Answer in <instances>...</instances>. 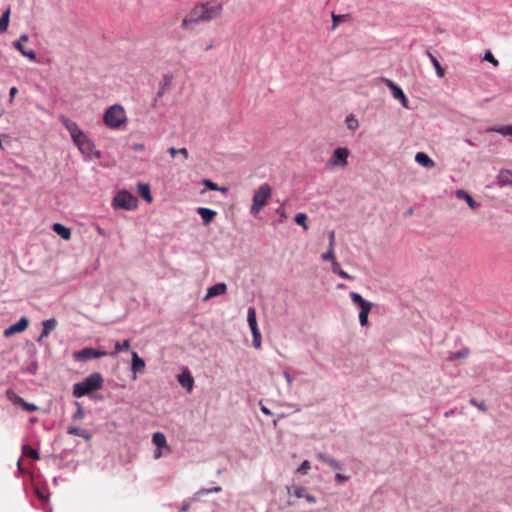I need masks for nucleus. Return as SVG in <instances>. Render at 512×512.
Returning <instances> with one entry per match:
<instances>
[{
	"label": "nucleus",
	"mask_w": 512,
	"mask_h": 512,
	"mask_svg": "<svg viewBox=\"0 0 512 512\" xmlns=\"http://www.w3.org/2000/svg\"><path fill=\"white\" fill-rule=\"evenodd\" d=\"M6 396L7 398L13 403V404H16V405H21V403L23 402V398H21L20 396H18L13 390L9 389L7 390L6 392Z\"/></svg>",
	"instance_id": "nucleus-37"
},
{
	"label": "nucleus",
	"mask_w": 512,
	"mask_h": 512,
	"mask_svg": "<svg viewBox=\"0 0 512 512\" xmlns=\"http://www.w3.org/2000/svg\"><path fill=\"white\" fill-rule=\"evenodd\" d=\"M197 212L201 216L204 225L210 224L217 214L216 211L205 207H199Z\"/></svg>",
	"instance_id": "nucleus-18"
},
{
	"label": "nucleus",
	"mask_w": 512,
	"mask_h": 512,
	"mask_svg": "<svg viewBox=\"0 0 512 512\" xmlns=\"http://www.w3.org/2000/svg\"><path fill=\"white\" fill-rule=\"evenodd\" d=\"M295 222L302 226L304 230H307L308 229V226H307V215L305 213H298L296 214L295 218H294Z\"/></svg>",
	"instance_id": "nucleus-38"
},
{
	"label": "nucleus",
	"mask_w": 512,
	"mask_h": 512,
	"mask_svg": "<svg viewBox=\"0 0 512 512\" xmlns=\"http://www.w3.org/2000/svg\"><path fill=\"white\" fill-rule=\"evenodd\" d=\"M162 448H157L154 452V458L155 459H159L162 457V451H161Z\"/></svg>",
	"instance_id": "nucleus-56"
},
{
	"label": "nucleus",
	"mask_w": 512,
	"mask_h": 512,
	"mask_svg": "<svg viewBox=\"0 0 512 512\" xmlns=\"http://www.w3.org/2000/svg\"><path fill=\"white\" fill-rule=\"evenodd\" d=\"M133 148L136 151H141L144 149V145L143 144H134Z\"/></svg>",
	"instance_id": "nucleus-58"
},
{
	"label": "nucleus",
	"mask_w": 512,
	"mask_h": 512,
	"mask_svg": "<svg viewBox=\"0 0 512 512\" xmlns=\"http://www.w3.org/2000/svg\"><path fill=\"white\" fill-rule=\"evenodd\" d=\"M350 298L352 302L359 306V321L361 326H366L368 324V315L372 308V303L363 299V297L357 292H350Z\"/></svg>",
	"instance_id": "nucleus-7"
},
{
	"label": "nucleus",
	"mask_w": 512,
	"mask_h": 512,
	"mask_svg": "<svg viewBox=\"0 0 512 512\" xmlns=\"http://www.w3.org/2000/svg\"><path fill=\"white\" fill-rule=\"evenodd\" d=\"M349 150L344 147L336 148L327 162L330 167H346L348 164Z\"/></svg>",
	"instance_id": "nucleus-9"
},
{
	"label": "nucleus",
	"mask_w": 512,
	"mask_h": 512,
	"mask_svg": "<svg viewBox=\"0 0 512 512\" xmlns=\"http://www.w3.org/2000/svg\"><path fill=\"white\" fill-rule=\"evenodd\" d=\"M14 47L24 56L31 61L36 60V53L33 50H26L20 41L14 42Z\"/></svg>",
	"instance_id": "nucleus-25"
},
{
	"label": "nucleus",
	"mask_w": 512,
	"mask_h": 512,
	"mask_svg": "<svg viewBox=\"0 0 512 512\" xmlns=\"http://www.w3.org/2000/svg\"><path fill=\"white\" fill-rule=\"evenodd\" d=\"M337 275L340 276L343 279H352L353 278L351 275H349L347 272H345L342 269L338 272Z\"/></svg>",
	"instance_id": "nucleus-53"
},
{
	"label": "nucleus",
	"mask_w": 512,
	"mask_h": 512,
	"mask_svg": "<svg viewBox=\"0 0 512 512\" xmlns=\"http://www.w3.org/2000/svg\"><path fill=\"white\" fill-rule=\"evenodd\" d=\"M415 161L425 168L435 167V162L427 154L423 152H418L416 154Z\"/></svg>",
	"instance_id": "nucleus-20"
},
{
	"label": "nucleus",
	"mask_w": 512,
	"mask_h": 512,
	"mask_svg": "<svg viewBox=\"0 0 512 512\" xmlns=\"http://www.w3.org/2000/svg\"><path fill=\"white\" fill-rule=\"evenodd\" d=\"M138 193L148 203L152 202L150 186L148 184H145V183L138 184Z\"/></svg>",
	"instance_id": "nucleus-26"
},
{
	"label": "nucleus",
	"mask_w": 512,
	"mask_h": 512,
	"mask_svg": "<svg viewBox=\"0 0 512 512\" xmlns=\"http://www.w3.org/2000/svg\"><path fill=\"white\" fill-rule=\"evenodd\" d=\"M484 60L490 62L495 67H497L499 65V61L493 56V54L490 51H487L485 53Z\"/></svg>",
	"instance_id": "nucleus-42"
},
{
	"label": "nucleus",
	"mask_w": 512,
	"mask_h": 512,
	"mask_svg": "<svg viewBox=\"0 0 512 512\" xmlns=\"http://www.w3.org/2000/svg\"><path fill=\"white\" fill-rule=\"evenodd\" d=\"M145 368V362L136 352L132 353V364L131 370L134 374V379H136V374L141 372Z\"/></svg>",
	"instance_id": "nucleus-16"
},
{
	"label": "nucleus",
	"mask_w": 512,
	"mask_h": 512,
	"mask_svg": "<svg viewBox=\"0 0 512 512\" xmlns=\"http://www.w3.org/2000/svg\"><path fill=\"white\" fill-rule=\"evenodd\" d=\"M22 408L28 412H33V411H36L37 410V406L33 403H28L26 401L23 400V402L21 403Z\"/></svg>",
	"instance_id": "nucleus-46"
},
{
	"label": "nucleus",
	"mask_w": 512,
	"mask_h": 512,
	"mask_svg": "<svg viewBox=\"0 0 512 512\" xmlns=\"http://www.w3.org/2000/svg\"><path fill=\"white\" fill-rule=\"evenodd\" d=\"M285 378L287 379V381H288L289 383H291V382H292V378L290 377V375H289L288 373H285Z\"/></svg>",
	"instance_id": "nucleus-62"
},
{
	"label": "nucleus",
	"mask_w": 512,
	"mask_h": 512,
	"mask_svg": "<svg viewBox=\"0 0 512 512\" xmlns=\"http://www.w3.org/2000/svg\"><path fill=\"white\" fill-rule=\"evenodd\" d=\"M348 14H332V29H335L340 23L349 19Z\"/></svg>",
	"instance_id": "nucleus-31"
},
{
	"label": "nucleus",
	"mask_w": 512,
	"mask_h": 512,
	"mask_svg": "<svg viewBox=\"0 0 512 512\" xmlns=\"http://www.w3.org/2000/svg\"><path fill=\"white\" fill-rule=\"evenodd\" d=\"M287 492L289 495V498H295V499H301L304 498L308 503L313 504L316 502V499L314 496L309 494L307 489L305 487H302L297 484H293L291 486L287 487ZM288 503L291 505L293 504V501L289 499Z\"/></svg>",
	"instance_id": "nucleus-8"
},
{
	"label": "nucleus",
	"mask_w": 512,
	"mask_h": 512,
	"mask_svg": "<svg viewBox=\"0 0 512 512\" xmlns=\"http://www.w3.org/2000/svg\"><path fill=\"white\" fill-rule=\"evenodd\" d=\"M76 405H77V410L76 412L73 414L72 418L73 420H80L84 417V411H83V408L81 407V405L76 402Z\"/></svg>",
	"instance_id": "nucleus-43"
},
{
	"label": "nucleus",
	"mask_w": 512,
	"mask_h": 512,
	"mask_svg": "<svg viewBox=\"0 0 512 512\" xmlns=\"http://www.w3.org/2000/svg\"><path fill=\"white\" fill-rule=\"evenodd\" d=\"M189 509V504L188 503H185L182 507H181V511L182 512H186L187 510Z\"/></svg>",
	"instance_id": "nucleus-61"
},
{
	"label": "nucleus",
	"mask_w": 512,
	"mask_h": 512,
	"mask_svg": "<svg viewBox=\"0 0 512 512\" xmlns=\"http://www.w3.org/2000/svg\"><path fill=\"white\" fill-rule=\"evenodd\" d=\"M328 237H329V247L330 248H334V245H335V232L334 231H330L328 233Z\"/></svg>",
	"instance_id": "nucleus-49"
},
{
	"label": "nucleus",
	"mask_w": 512,
	"mask_h": 512,
	"mask_svg": "<svg viewBox=\"0 0 512 512\" xmlns=\"http://www.w3.org/2000/svg\"><path fill=\"white\" fill-rule=\"evenodd\" d=\"M470 404L476 408H478L480 411L482 412H486L487 411V407L485 405L484 402H478L476 401L475 399H471L470 400Z\"/></svg>",
	"instance_id": "nucleus-44"
},
{
	"label": "nucleus",
	"mask_w": 512,
	"mask_h": 512,
	"mask_svg": "<svg viewBox=\"0 0 512 512\" xmlns=\"http://www.w3.org/2000/svg\"><path fill=\"white\" fill-rule=\"evenodd\" d=\"M222 489L220 486H216L214 488H211V489H202L198 492V494H209V493H212V492H220Z\"/></svg>",
	"instance_id": "nucleus-48"
},
{
	"label": "nucleus",
	"mask_w": 512,
	"mask_h": 512,
	"mask_svg": "<svg viewBox=\"0 0 512 512\" xmlns=\"http://www.w3.org/2000/svg\"><path fill=\"white\" fill-rule=\"evenodd\" d=\"M455 196L460 199V200H465L468 204V206L472 209V210H476L479 208V203H477L473 197L465 190L463 189H459V190H456L455 192Z\"/></svg>",
	"instance_id": "nucleus-15"
},
{
	"label": "nucleus",
	"mask_w": 512,
	"mask_h": 512,
	"mask_svg": "<svg viewBox=\"0 0 512 512\" xmlns=\"http://www.w3.org/2000/svg\"><path fill=\"white\" fill-rule=\"evenodd\" d=\"M56 326H57V321L54 318L45 320L43 322V330L40 334L38 341H40L44 337H47L49 335V333L56 328Z\"/></svg>",
	"instance_id": "nucleus-22"
},
{
	"label": "nucleus",
	"mask_w": 512,
	"mask_h": 512,
	"mask_svg": "<svg viewBox=\"0 0 512 512\" xmlns=\"http://www.w3.org/2000/svg\"><path fill=\"white\" fill-rule=\"evenodd\" d=\"M335 479H336L337 482L342 483V482L347 481L348 477L343 475V474L337 473L336 476H335Z\"/></svg>",
	"instance_id": "nucleus-52"
},
{
	"label": "nucleus",
	"mask_w": 512,
	"mask_h": 512,
	"mask_svg": "<svg viewBox=\"0 0 512 512\" xmlns=\"http://www.w3.org/2000/svg\"><path fill=\"white\" fill-rule=\"evenodd\" d=\"M498 185L512 187V171L501 170L497 176Z\"/></svg>",
	"instance_id": "nucleus-17"
},
{
	"label": "nucleus",
	"mask_w": 512,
	"mask_h": 512,
	"mask_svg": "<svg viewBox=\"0 0 512 512\" xmlns=\"http://www.w3.org/2000/svg\"><path fill=\"white\" fill-rule=\"evenodd\" d=\"M227 291V286L225 283H217L211 287L208 288L207 294L204 297V301L225 294Z\"/></svg>",
	"instance_id": "nucleus-14"
},
{
	"label": "nucleus",
	"mask_w": 512,
	"mask_h": 512,
	"mask_svg": "<svg viewBox=\"0 0 512 512\" xmlns=\"http://www.w3.org/2000/svg\"><path fill=\"white\" fill-rule=\"evenodd\" d=\"M318 458L323 462L327 463L334 470H340L342 468L341 464L336 459L331 458L323 453H320L318 455Z\"/></svg>",
	"instance_id": "nucleus-27"
},
{
	"label": "nucleus",
	"mask_w": 512,
	"mask_h": 512,
	"mask_svg": "<svg viewBox=\"0 0 512 512\" xmlns=\"http://www.w3.org/2000/svg\"><path fill=\"white\" fill-rule=\"evenodd\" d=\"M321 258L323 261H333L335 260V254H334V248H330L327 250V252L323 253L321 255Z\"/></svg>",
	"instance_id": "nucleus-40"
},
{
	"label": "nucleus",
	"mask_w": 512,
	"mask_h": 512,
	"mask_svg": "<svg viewBox=\"0 0 512 512\" xmlns=\"http://www.w3.org/2000/svg\"><path fill=\"white\" fill-rule=\"evenodd\" d=\"M247 321L251 332L259 331L257 320H256V310L253 307H249L247 311Z\"/></svg>",
	"instance_id": "nucleus-24"
},
{
	"label": "nucleus",
	"mask_w": 512,
	"mask_h": 512,
	"mask_svg": "<svg viewBox=\"0 0 512 512\" xmlns=\"http://www.w3.org/2000/svg\"><path fill=\"white\" fill-rule=\"evenodd\" d=\"M138 206V199L127 190L119 191L112 200L115 209L134 210Z\"/></svg>",
	"instance_id": "nucleus-6"
},
{
	"label": "nucleus",
	"mask_w": 512,
	"mask_h": 512,
	"mask_svg": "<svg viewBox=\"0 0 512 512\" xmlns=\"http://www.w3.org/2000/svg\"><path fill=\"white\" fill-rule=\"evenodd\" d=\"M168 152H169V154L171 155V157H173V158H174L177 154H179V153H178V152H179V149H176V148H174V147H170V148L168 149Z\"/></svg>",
	"instance_id": "nucleus-54"
},
{
	"label": "nucleus",
	"mask_w": 512,
	"mask_h": 512,
	"mask_svg": "<svg viewBox=\"0 0 512 512\" xmlns=\"http://www.w3.org/2000/svg\"><path fill=\"white\" fill-rule=\"evenodd\" d=\"M385 84L391 90L393 97L399 100L404 108H409L408 99L403 90L389 79H385Z\"/></svg>",
	"instance_id": "nucleus-11"
},
{
	"label": "nucleus",
	"mask_w": 512,
	"mask_h": 512,
	"mask_svg": "<svg viewBox=\"0 0 512 512\" xmlns=\"http://www.w3.org/2000/svg\"><path fill=\"white\" fill-rule=\"evenodd\" d=\"M211 48H212V44H210V45L206 48V50L208 51V50H210Z\"/></svg>",
	"instance_id": "nucleus-64"
},
{
	"label": "nucleus",
	"mask_w": 512,
	"mask_h": 512,
	"mask_svg": "<svg viewBox=\"0 0 512 512\" xmlns=\"http://www.w3.org/2000/svg\"><path fill=\"white\" fill-rule=\"evenodd\" d=\"M222 13V5L216 1H208L195 5L183 18L181 28L193 30L199 23L218 18Z\"/></svg>",
	"instance_id": "nucleus-1"
},
{
	"label": "nucleus",
	"mask_w": 512,
	"mask_h": 512,
	"mask_svg": "<svg viewBox=\"0 0 512 512\" xmlns=\"http://www.w3.org/2000/svg\"><path fill=\"white\" fill-rule=\"evenodd\" d=\"M310 470V462L308 460H305L302 462L300 467L298 468V472L301 474H307V472Z\"/></svg>",
	"instance_id": "nucleus-45"
},
{
	"label": "nucleus",
	"mask_w": 512,
	"mask_h": 512,
	"mask_svg": "<svg viewBox=\"0 0 512 512\" xmlns=\"http://www.w3.org/2000/svg\"><path fill=\"white\" fill-rule=\"evenodd\" d=\"M67 432H68V434L80 436L86 440H89L91 437V435L88 432H86L78 427H69Z\"/></svg>",
	"instance_id": "nucleus-29"
},
{
	"label": "nucleus",
	"mask_w": 512,
	"mask_h": 512,
	"mask_svg": "<svg viewBox=\"0 0 512 512\" xmlns=\"http://www.w3.org/2000/svg\"><path fill=\"white\" fill-rule=\"evenodd\" d=\"M203 184L209 190L220 191L223 194H226L228 192V189L226 187H219L216 183L208 179L203 180Z\"/></svg>",
	"instance_id": "nucleus-30"
},
{
	"label": "nucleus",
	"mask_w": 512,
	"mask_h": 512,
	"mask_svg": "<svg viewBox=\"0 0 512 512\" xmlns=\"http://www.w3.org/2000/svg\"><path fill=\"white\" fill-rule=\"evenodd\" d=\"M71 139L83 155L89 158H100V152L95 148L92 140L84 132Z\"/></svg>",
	"instance_id": "nucleus-5"
},
{
	"label": "nucleus",
	"mask_w": 512,
	"mask_h": 512,
	"mask_svg": "<svg viewBox=\"0 0 512 512\" xmlns=\"http://www.w3.org/2000/svg\"><path fill=\"white\" fill-rule=\"evenodd\" d=\"M272 188L268 183H264L255 190L250 212L253 215L258 214L271 198Z\"/></svg>",
	"instance_id": "nucleus-4"
},
{
	"label": "nucleus",
	"mask_w": 512,
	"mask_h": 512,
	"mask_svg": "<svg viewBox=\"0 0 512 512\" xmlns=\"http://www.w3.org/2000/svg\"><path fill=\"white\" fill-rule=\"evenodd\" d=\"M341 270V267L339 263L336 260L332 261V272L335 274H338V272Z\"/></svg>",
	"instance_id": "nucleus-51"
},
{
	"label": "nucleus",
	"mask_w": 512,
	"mask_h": 512,
	"mask_svg": "<svg viewBox=\"0 0 512 512\" xmlns=\"http://www.w3.org/2000/svg\"><path fill=\"white\" fill-rule=\"evenodd\" d=\"M53 231L64 240H69L71 238V230L60 223H55L53 225Z\"/></svg>",
	"instance_id": "nucleus-23"
},
{
	"label": "nucleus",
	"mask_w": 512,
	"mask_h": 512,
	"mask_svg": "<svg viewBox=\"0 0 512 512\" xmlns=\"http://www.w3.org/2000/svg\"><path fill=\"white\" fill-rule=\"evenodd\" d=\"M179 383L186 388L188 391H191L194 384V379L189 371H184L178 376Z\"/></svg>",
	"instance_id": "nucleus-19"
},
{
	"label": "nucleus",
	"mask_w": 512,
	"mask_h": 512,
	"mask_svg": "<svg viewBox=\"0 0 512 512\" xmlns=\"http://www.w3.org/2000/svg\"><path fill=\"white\" fill-rule=\"evenodd\" d=\"M18 89L17 87H11L9 91V102L12 103L14 100L15 95L17 94Z\"/></svg>",
	"instance_id": "nucleus-50"
},
{
	"label": "nucleus",
	"mask_w": 512,
	"mask_h": 512,
	"mask_svg": "<svg viewBox=\"0 0 512 512\" xmlns=\"http://www.w3.org/2000/svg\"><path fill=\"white\" fill-rule=\"evenodd\" d=\"M59 121L62 125L67 129L71 138L83 133L82 129L78 126V124L64 115L59 116Z\"/></svg>",
	"instance_id": "nucleus-12"
},
{
	"label": "nucleus",
	"mask_w": 512,
	"mask_h": 512,
	"mask_svg": "<svg viewBox=\"0 0 512 512\" xmlns=\"http://www.w3.org/2000/svg\"><path fill=\"white\" fill-rule=\"evenodd\" d=\"M345 122H346L347 128L351 131H355L359 127V122L354 115L347 116Z\"/></svg>",
	"instance_id": "nucleus-34"
},
{
	"label": "nucleus",
	"mask_w": 512,
	"mask_h": 512,
	"mask_svg": "<svg viewBox=\"0 0 512 512\" xmlns=\"http://www.w3.org/2000/svg\"><path fill=\"white\" fill-rule=\"evenodd\" d=\"M18 41H20V43L27 42L28 41V36L26 34H22Z\"/></svg>",
	"instance_id": "nucleus-60"
},
{
	"label": "nucleus",
	"mask_w": 512,
	"mask_h": 512,
	"mask_svg": "<svg viewBox=\"0 0 512 512\" xmlns=\"http://www.w3.org/2000/svg\"><path fill=\"white\" fill-rule=\"evenodd\" d=\"M252 336H253V346L256 349H260L261 348V334H260V330L252 332Z\"/></svg>",
	"instance_id": "nucleus-41"
},
{
	"label": "nucleus",
	"mask_w": 512,
	"mask_h": 512,
	"mask_svg": "<svg viewBox=\"0 0 512 512\" xmlns=\"http://www.w3.org/2000/svg\"><path fill=\"white\" fill-rule=\"evenodd\" d=\"M37 496L39 497V499H41L42 501H46L47 500V496L40 492L39 490H37Z\"/></svg>",
	"instance_id": "nucleus-57"
},
{
	"label": "nucleus",
	"mask_w": 512,
	"mask_h": 512,
	"mask_svg": "<svg viewBox=\"0 0 512 512\" xmlns=\"http://www.w3.org/2000/svg\"><path fill=\"white\" fill-rule=\"evenodd\" d=\"M10 20V8H8L0 17V33L7 31Z\"/></svg>",
	"instance_id": "nucleus-28"
},
{
	"label": "nucleus",
	"mask_w": 512,
	"mask_h": 512,
	"mask_svg": "<svg viewBox=\"0 0 512 512\" xmlns=\"http://www.w3.org/2000/svg\"><path fill=\"white\" fill-rule=\"evenodd\" d=\"M6 396L7 398L13 403V404H16V405H21V403L23 402V398H21L20 396H18L13 390L9 389L7 390L6 392Z\"/></svg>",
	"instance_id": "nucleus-36"
},
{
	"label": "nucleus",
	"mask_w": 512,
	"mask_h": 512,
	"mask_svg": "<svg viewBox=\"0 0 512 512\" xmlns=\"http://www.w3.org/2000/svg\"><path fill=\"white\" fill-rule=\"evenodd\" d=\"M345 287H346V286H345L344 284H339V285H338V288H340V289H344Z\"/></svg>",
	"instance_id": "nucleus-63"
},
{
	"label": "nucleus",
	"mask_w": 512,
	"mask_h": 512,
	"mask_svg": "<svg viewBox=\"0 0 512 512\" xmlns=\"http://www.w3.org/2000/svg\"><path fill=\"white\" fill-rule=\"evenodd\" d=\"M107 355L106 351L96 350L94 348L86 347L80 351H76L73 357L76 361L86 362L91 359L101 358Z\"/></svg>",
	"instance_id": "nucleus-10"
},
{
	"label": "nucleus",
	"mask_w": 512,
	"mask_h": 512,
	"mask_svg": "<svg viewBox=\"0 0 512 512\" xmlns=\"http://www.w3.org/2000/svg\"><path fill=\"white\" fill-rule=\"evenodd\" d=\"M129 348H130V341L128 339L124 340L122 343L116 342L114 354L121 352V351H126Z\"/></svg>",
	"instance_id": "nucleus-39"
},
{
	"label": "nucleus",
	"mask_w": 512,
	"mask_h": 512,
	"mask_svg": "<svg viewBox=\"0 0 512 512\" xmlns=\"http://www.w3.org/2000/svg\"><path fill=\"white\" fill-rule=\"evenodd\" d=\"M261 411H262L264 414H266V415H271V414H272V413H271V411H270L267 407H265V406H262V407H261Z\"/></svg>",
	"instance_id": "nucleus-59"
},
{
	"label": "nucleus",
	"mask_w": 512,
	"mask_h": 512,
	"mask_svg": "<svg viewBox=\"0 0 512 512\" xmlns=\"http://www.w3.org/2000/svg\"><path fill=\"white\" fill-rule=\"evenodd\" d=\"M488 131L497 132L503 136H512V125L500 126L497 128H490Z\"/></svg>",
	"instance_id": "nucleus-33"
},
{
	"label": "nucleus",
	"mask_w": 512,
	"mask_h": 512,
	"mask_svg": "<svg viewBox=\"0 0 512 512\" xmlns=\"http://www.w3.org/2000/svg\"><path fill=\"white\" fill-rule=\"evenodd\" d=\"M103 377L100 373H93L83 381L74 384L73 395L76 398L83 397L91 392L97 391L103 386Z\"/></svg>",
	"instance_id": "nucleus-2"
},
{
	"label": "nucleus",
	"mask_w": 512,
	"mask_h": 512,
	"mask_svg": "<svg viewBox=\"0 0 512 512\" xmlns=\"http://www.w3.org/2000/svg\"><path fill=\"white\" fill-rule=\"evenodd\" d=\"M429 57L431 59V62L433 64V66L435 67V70H436V74L439 76V77H444L445 75V70L443 69V67L441 66V64L439 63V61L432 55V54H429Z\"/></svg>",
	"instance_id": "nucleus-35"
},
{
	"label": "nucleus",
	"mask_w": 512,
	"mask_h": 512,
	"mask_svg": "<svg viewBox=\"0 0 512 512\" xmlns=\"http://www.w3.org/2000/svg\"><path fill=\"white\" fill-rule=\"evenodd\" d=\"M28 324V319L26 317H22L17 323L11 325L8 329H6L4 331V335L8 337L13 334L23 332L28 327Z\"/></svg>",
	"instance_id": "nucleus-13"
},
{
	"label": "nucleus",
	"mask_w": 512,
	"mask_h": 512,
	"mask_svg": "<svg viewBox=\"0 0 512 512\" xmlns=\"http://www.w3.org/2000/svg\"><path fill=\"white\" fill-rule=\"evenodd\" d=\"M104 124L110 129H119L127 122V114L123 106L114 104L103 115Z\"/></svg>",
	"instance_id": "nucleus-3"
},
{
	"label": "nucleus",
	"mask_w": 512,
	"mask_h": 512,
	"mask_svg": "<svg viewBox=\"0 0 512 512\" xmlns=\"http://www.w3.org/2000/svg\"><path fill=\"white\" fill-rule=\"evenodd\" d=\"M178 153L181 154L185 160L188 158V150L186 148L179 149Z\"/></svg>",
	"instance_id": "nucleus-55"
},
{
	"label": "nucleus",
	"mask_w": 512,
	"mask_h": 512,
	"mask_svg": "<svg viewBox=\"0 0 512 512\" xmlns=\"http://www.w3.org/2000/svg\"><path fill=\"white\" fill-rule=\"evenodd\" d=\"M468 355H469V350L465 348V349H462V350L454 353V358H457V359L466 358V357H468Z\"/></svg>",
	"instance_id": "nucleus-47"
},
{
	"label": "nucleus",
	"mask_w": 512,
	"mask_h": 512,
	"mask_svg": "<svg viewBox=\"0 0 512 512\" xmlns=\"http://www.w3.org/2000/svg\"><path fill=\"white\" fill-rule=\"evenodd\" d=\"M22 453H23V455H25L29 458H32L34 460H38L40 458L38 452L35 449H33L32 447H30L29 445H24L22 447Z\"/></svg>",
	"instance_id": "nucleus-32"
},
{
	"label": "nucleus",
	"mask_w": 512,
	"mask_h": 512,
	"mask_svg": "<svg viewBox=\"0 0 512 512\" xmlns=\"http://www.w3.org/2000/svg\"><path fill=\"white\" fill-rule=\"evenodd\" d=\"M152 442L157 448H165L170 451V447L167 444L166 437L162 432H156L152 436Z\"/></svg>",
	"instance_id": "nucleus-21"
}]
</instances>
